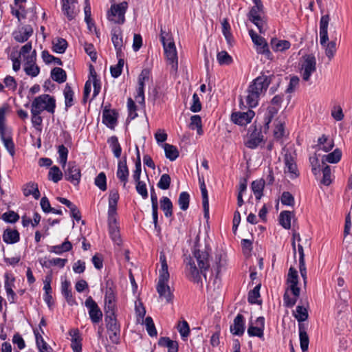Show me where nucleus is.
Returning a JSON list of instances; mask_svg holds the SVG:
<instances>
[{"label":"nucleus","mask_w":352,"mask_h":352,"mask_svg":"<svg viewBox=\"0 0 352 352\" xmlns=\"http://www.w3.org/2000/svg\"><path fill=\"white\" fill-rule=\"evenodd\" d=\"M193 258H190L186 265L188 278L197 283H201V275L206 278V272L209 268L208 254L206 251L195 250Z\"/></svg>","instance_id":"obj_1"},{"label":"nucleus","mask_w":352,"mask_h":352,"mask_svg":"<svg viewBox=\"0 0 352 352\" xmlns=\"http://www.w3.org/2000/svg\"><path fill=\"white\" fill-rule=\"evenodd\" d=\"M270 83V76H261L257 77L249 85L247 89V95L245 97L246 105L248 108H254L258 105L261 94L267 91Z\"/></svg>","instance_id":"obj_2"},{"label":"nucleus","mask_w":352,"mask_h":352,"mask_svg":"<svg viewBox=\"0 0 352 352\" xmlns=\"http://www.w3.org/2000/svg\"><path fill=\"white\" fill-rule=\"evenodd\" d=\"M160 262L161 267L159 270V278L156 289L160 298L165 299L166 302L169 303L173 301V294L167 284L169 280L170 274L166 258L164 252H161L160 254Z\"/></svg>","instance_id":"obj_3"},{"label":"nucleus","mask_w":352,"mask_h":352,"mask_svg":"<svg viewBox=\"0 0 352 352\" xmlns=\"http://www.w3.org/2000/svg\"><path fill=\"white\" fill-rule=\"evenodd\" d=\"M160 41L163 45L167 64L170 67V74H176L178 69V57L174 41L168 33L161 28Z\"/></svg>","instance_id":"obj_4"},{"label":"nucleus","mask_w":352,"mask_h":352,"mask_svg":"<svg viewBox=\"0 0 352 352\" xmlns=\"http://www.w3.org/2000/svg\"><path fill=\"white\" fill-rule=\"evenodd\" d=\"M287 283L288 285V289L291 291L294 296L290 297L287 290L283 296L284 305L287 307H292L296 303L297 299L300 296V288L298 287V272L292 267L289 270Z\"/></svg>","instance_id":"obj_5"},{"label":"nucleus","mask_w":352,"mask_h":352,"mask_svg":"<svg viewBox=\"0 0 352 352\" xmlns=\"http://www.w3.org/2000/svg\"><path fill=\"white\" fill-rule=\"evenodd\" d=\"M329 14L322 16L320 21V43L324 47L325 54L331 60L336 52V42L331 41L329 43L328 25L329 22Z\"/></svg>","instance_id":"obj_6"},{"label":"nucleus","mask_w":352,"mask_h":352,"mask_svg":"<svg viewBox=\"0 0 352 352\" xmlns=\"http://www.w3.org/2000/svg\"><path fill=\"white\" fill-rule=\"evenodd\" d=\"M55 108L56 100L54 98L49 94H42L33 100L31 105V111L41 113L45 110L53 114L55 111Z\"/></svg>","instance_id":"obj_7"},{"label":"nucleus","mask_w":352,"mask_h":352,"mask_svg":"<svg viewBox=\"0 0 352 352\" xmlns=\"http://www.w3.org/2000/svg\"><path fill=\"white\" fill-rule=\"evenodd\" d=\"M248 17L257 27L261 33L266 30L267 25L264 17L263 5H254L252 6L248 14Z\"/></svg>","instance_id":"obj_8"},{"label":"nucleus","mask_w":352,"mask_h":352,"mask_svg":"<svg viewBox=\"0 0 352 352\" xmlns=\"http://www.w3.org/2000/svg\"><path fill=\"white\" fill-rule=\"evenodd\" d=\"M316 71V60L314 55L308 54L303 56L301 64L300 74L303 80L308 82L311 76Z\"/></svg>","instance_id":"obj_9"},{"label":"nucleus","mask_w":352,"mask_h":352,"mask_svg":"<svg viewBox=\"0 0 352 352\" xmlns=\"http://www.w3.org/2000/svg\"><path fill=\"white\" fill-rule=\"evenodd\" d=\"M104 319L109 340L112 343L118 344L120 339V329L116 316H105Z\"/></svg>","instance_id":"obj_10"},{"label":"nucleus","mask_w":352,"mask_h":352,"mask_svg":"<svg viewBox=\"0 0 352 352\" xmlns=\"http://www.w3.org/2000/svg\"><path fill=\"white\" fill-rule=\"evenodd\" d=\"M127 8V3L122 2L119 4H113L107 13L109 21L116 23H122L124 21V14Z\"/></svg>","instance_id":"obj_11"},{"label":"nucleus","mask_w":352,"mask_h":352,"mask_svg":"<svg viewBox=\"0 0 352 352\" xmlns=\"http://www.w3.org/2000/svg\"><path fill=\"white\" fill-rule=\"evenodd\" d=\"M65 179L74 185H78L81 178V173L75 162H69L67 168L64 169Z\"/></svg>","instance_id":"obj_12"},{"label":"nucleus","mask_w":352,"mask_h":352,"mask_svg":"<svg viewBox=\"0 0 352 352\" xmlns=\"http://www.w3.org/2000/svg\"><path fill=\"white\" fill-rule=\"evenodd\" d=\"M85 306L89 309V315L94 323H98L102 318V314L97 303L89 296L85 300Z\"/></svg>","instance_id":"obj_13"},{"label":"nucleus","mask_w":352,"mask_h":352,"mask_svg":"<svg viewBox=\"0 0 352 352\" xmlns=\"http://www.w3.org/2000/svg\"><path fill=\"white\" fill-rule=\"evenodd\" d=\"M254 115V112L249 109L246 112L238 111L232 113L231 120L234 123L243 126L250 123Z\"/></svg>","instance_id":"obj_14"},{"label":"nucleus","mask_w":352,"mask_h":352,"mask_svg":"<svg viewBox=\"0 0 352 352\" xmlns=\"http://www.w3.org/2000/svg\"><path fill=\"white\" fill-rule=\"evenodd\" d=\"M285 172L289 175L291 179L296 178L298 176L295 158L291 153H286L285 155Z\"/></svg>","instance_id":"obj_15"},{"label":"nucleus","mask_w":352,"mask_h":352,"mask_svg":"<svg viewBox=\"0 0 352 352\" xmlns=\"http://www.w3.org/2000/svg\"><path fill=\"white\" fill-rule=\"evenodd\" d=\"M265 318L264 317H258L255 321V326L252 324L249 325L248 329V334L250 337H258L263 338L264 336Z\"/></svg>","instance_id":"obj_16"},{"label":"nucleus","mask_w":352,"mask_h":352,"mask_svg":"<svg viewBox=\"0 0 352 352\" xmlns=\"http://www.w3.org/2000/svg\"><path fill=\"white\" fill-rule=\"evenodd\" d=\"M110 105H106L102 111V123L107 127L113 129L117 124V113L115 110L110 109Z\"/></svg>","instance_id":"obj_17"},{"label":"nucleus","mask_w":352,"mask_h":352,"mask_svg":"<svg viewBox=\"0 0 352 352\" xmlns=\"http://www.w3.org/2000/svg\"><path fill=\"white\" fill-rule=\"evenodd\" d=\"M33 34V29L30 25H23L15 30L12 35L14 40L19 43H24L28 40V38Z\"/></svg>","instance_id":"obj_18"},{"label":"nucleus","mask_w":352,"mask_h":352,"mask_svg":"<svg viewBox=\"0 0 352 352\" xmlns=\"http://www.w3.org/2000/svg\"><path fill=\"white\" fill-rule=\"evenodd\" d=\"M151 204H152V217H153V221L155 230L157 232H160V228L158 226L157 196L155 193V189L153 187H152L151 189Z\"/></svg>","instance_id":"obj_19"},{"label":"nucleus","mask_w":352,"mask_h":352,"mask_svg":"<svg viewBox=\"0 0 352 352\" xmlns=\"http://www.w3.org/2000/svg\"><path fill=\"white\" fill-rule=\"evenodd\" d=\"M230 331L232 334L241 336L245 331V320L243 315L239 314L234 319L233 324L230 326Z\"/></svg>","instance_id":"obj_20"},{"label":"nucleus","mask_w":352,"mask_h":352,"mask_svg":"<svg viewBox=\"0 0 352 352\" xmlns=\"http://www.w3.org/2000/svg\"><path fill=\"white\" fill-rule=\"evenodd\" d=\"M199 182L200 184V190L201 192L202 196V204L204 211V217L206 219L209 218V201H208V191L206 189V186L204 182V177H199Z\"/></svg>","instance_id":"obj_21"},{"label":"nucleus","mask_w":352,"mask_h":352,"mask_svg":"<svg viewBox=\"0 0 352 352\" xmlns=\"http://www.w3.org/2000/svg\"><path fill=\"white\" fill-rule=\"evenodd\" d=\"M263 140V135H262L261 131L255 127L254 131L251 133L249 140L246 142V146L250 148L254 149Z\"/></svg>","instance_id":"obj_22"},{"label":"nucleus","mask_w":352,"mask_h":352,"mask_svg":"<svg viewBox=\"0 0 352 352\" xmlns=\"http://www.w3.org/2000/svg\"><path fill=\"white\" fill-rule=\"evenodd\" d=\"M270 46L274 52H284L290 48L291 43L287 40L272 38L270 41Z\"/></svg>","instance_id":"obj_23"},{"label":"nucleus","mask_w":352,"mask_h":352,"mask_svg":"<svg viewBox=\"0 0 352 352\" xmlns=\"http://www.w3.org/2000/svg\"><path fill=\"white\" fill-rule=\"evenodd\" d=\"M334 146L333 140L329 138L327 135H322L318 140V143L316 145L317 151H322L324 152H329Z\"/></svg>","instance_id":"obj_24"},{"label":"nucleus","mask_w":352,"mask_h":352,"mask_svg":"<svg viewBox=\"0 0 352 352\" xmlns=\"http://www.w3.org/2000/svg\"><path fill=\"white\" fill-rule=\"evenodd\" d=\"M129 171L126 166V160L124 159L120 160L118 163L117 177L120 179V182L123 183V186H126V182L128 180Z\"/></svg>","instance_id":"obj_25"},{"label":"nucleus","mask_w":352,"mask_h":352,"mask_svg":"<svg viewBox=\"0 0 352 352\" xmlns=\"http://www.w3.org/2000/svg\"><path fill=\"white\" fill-rule=\"evenodd\" d=\"M3 240L7 244H14L19 241L20 234L16 230L7 228L3 234Z\"/></svg>","instance_id":"obj_26"},{"label":"nucleus","mask_w":352,"mask_h":352,"mask_svg":"<svg viewBox=\"0 0 352 352\" xmlns=\"http://www.w3.org/2000/svg\"><path fill=\"white\" fill-rule=\"evenodd\" d=\"M1 140L3 143L4 146L9 152V153L14 156L15 153L14 151V144L12 141V138L10 136V133H8V131H4L0 133Z\"/></svg>","instance_id":"obj_27"},{"label":"nucleus","mask_w":352,"mask_h":352,"mask_svg":"<svg viewBox=\"0 0 352 352\" xmlns=\"http://www.w3.org/2000/svg\"><path fill=\"white\" fill-rule=\"evenodd\" d=\"M72 338L71 347L74 352H82L81 338L78 329H72L69 331Z\"/></svg>","instance_id":"obj_28"},{"label":"nucleus","mask_w":352,"mask_h":352,"mask_svg":"<svg viewBox=\"0 0 352 352\" xmlns=\"http://www.w3.org/2000/svg\"><path fill=\"white\" fill-rule=\"evenodd\" d=\"M70 283L65 280L61 283V293L65 298L69 305H73L76 304V300L72 296V289L69 288Z\"/></svg>","instance_id":"obj_29"},{"label":"nucleus","mask_w":352,"mask_h":352,"mask_svg":"<svg viewBox=\"0 0 352 352\" xmlns=\"http://www.w3.org/2000/svg\"><path fill=\"white\" fill-rule=\"evenodd\" d=\"M158 345L168 349V352H177L178 343L168 337H161L158 340Z\"/></svg>","instance_id":"obj_30"},{"label":"nucleus","mask_w":352,"mask_h":352,"mask_svg":"<svg viewBox=\"0 0 352 352\" xmlns=\"http://www.w3.org/2000/svg\"><path fill=\"white\" fill-rule=\"evenodd\" d=\"M294 218L293 212L284 210L279 214V223L285 229H289L291 228V221Z\"/></svg>","instance_id":"obj_31"},{"label":"nucleus","mask_w":352,"mask_h":352,"mask_svg":"<svg viewBox=\"0 0 352 352\" xmlns=\"http://www.w3.org/2000/svg\"><path fill=\"white\" fill-rule=\"evenodd\" d=\"M72 248V244L70 241L66 239L62 244L50 246L49 252L56 254H61L64 252L70 251Z\"/></svg>","instance_id":"obj_32"},{"label":"nucleus","mask_w":352,"mask_h":352,"mask_svg":"<svg viewBox=\"0 0 352 352\" xmlns=\"http://www.w3.org/2000/svg\"><path fill=\"white\" fill-rule=\"evenodd\" d=\"M341 157V151L339 148H336L333 152L322 156V163L323 164H325L326 162L336 164L340 160Z\"/></svg>","instance_id":"obj_33"},{"label":"nucleus","mask_w":352,"mask_h":352,"mask_svg":"<svg viewBox=\"0 0 352 352\" xmlns=\"http://www.w3.org/2000/svg\"><path fill=\"white\" fill-rule=\"evenodd\" d=\"M226 254L222 252L217 254L215 257V270L217 272V276H218L221 272L226 268Z\"/></svg>","instance_id":"obj_34"},{"label":"nucleus","mask_w":352,"mask_h":352,"mask_svg":"<svg viewBox=\"0 0 352 352\" xmlns=\"http://www.w3.org/2000/svg\"><path fill=\"white\" fill-rule=\"evenodd\" d=\"M144 86L145 83L138 81L136 87V96H135V102L139 104L141 109H144L145 97H144Z\"/></svg>","instance_id":"obj_35"},{"label":"nucleus","mask_w":352,"mask_h":352,"mask_svg":"<svg viewBox=\"0 0 352 352\" xmlns=\"http://www.w3.org/2000/svg\"><path fill=\"white\" fill-rule=\"evenodd\" d=\"M135 311L136 315V323L143 324L144 318L146 314L145 307L141 301L137 300L135 302Z\"/></svg>","instance_id":"obj_36"},{"label":"nucleus","mask_w":352,"mask_h":352,"mask_svg":"<svg viewBox=\"0 0 352 352\" xmlns=\"http://www.w3.org/2000/svg\"><path fill=\"white\" fill-rule=\"evenodd\" d=\"M51 77L54 81L63 83L67 80V74L62 68L54 67L51 71Z\"/></svg>","instance_id":"obj_37"},{"label":"nucleus","mask_w":352,"mask_h":352,"mask_svg":"<svg viewBox=\"0 0 352 352\" xmlns=\"http://www.w3.org/2000/svg\"><path fill=\"white\" fill-rule=\"evenodd\" d=\"M165 155L170 161H175L179 156V151L176 146L165 143L163 145Z\"/></svg>","instance_id":"obj_38"},{"label":"nucleus","mask_w":352,"mask_h":352,"mask_svg":"<svg viewBox=\"0 0 352 352\" xmlns=\"http://www.w3.org/2000/svg\"><path fill=\"white\" fill-rule=\"evenodd\" d=\"M160 207L165 217H170L173 215V204L168 197H163L160 199Z\"/></svg>","instance_id":"obj_39"},{"label":"nucleus","mask_w":352,"mask_h":352,"mask_svg":"<svg viewBox=\"0 0 352 352\" xmlns=\"http://www.w3.org/2000/svg\"><path fill=\"white\" fill-rule=\"evenodd\" d=\"M264 186L265 182L263 179L252 182L251 188L257 200H260L262 197Z\"/></svg>","instance_id":"obj_40"},{"label":"nucleus","mask_w":352,"mask_h":352,"mask_svg":"<svg viewBox=\"0 0 352 352\" xmlns=\"http://www.w3.org/2000/svg\"><path fill=\"white\" fill-rule=\"evenodd\" d=\"M111 41L116 50L118 56H120L121 47L122 46V38L118 34V30H113L111 32Z\"/></svg>","instance_id":"obj_41"},{"label":"nucleus","mask_w":352,"mask_h":352,"mask_svg":"<svg viewBox=\"0 0 352 352\" xmlns=\"http://www.w3.org/2000/svg\"><path fill=\"white\" fill-rule=\"evenodd\" d=\"M62 10L64 14L69 21L74 19L78 13V10L76 8V5H69L63 3Z\"/></svg>","instance_id":"obj_42"},{"label":"nucleus","mask_w":352,"mask_h":352,"mask_svg":"<svg viewBox=\"0 0 352 352\" xmlns=\"http://www.w3.org/2000/svg\"><path fill=\"white\" fill-rule=\"evenodd\" d=\"M294 318L298 322H304L308 318L307 309L303 305H298L294 312Z\"/></svg>","instance_id":"obj_43"},{"label":"nucleus","mask_w":352,"mask_h":352,"mask_svg":"<svg viewBox=\"0 0 352 352\" xmlns=\"http://www.w3.org/2000/svg\"><path fill=\"white\" fill-rule=\"evenodd\" d=\"M250 36L252 40V42L257 46H263L265 49V52H268V45L265 39L259 35H258L254 30H251L249 31Z\"/></svg>","instance_id":"obj_44"},{"label":"nucleus","mask_w":352,"mask_h":352,"mask_svg":"<svg viewBox=\"0 0 352 352\" xmlns=\"http://www.w3.org/2000/svg\"><path fill=\"white\" fill-rule=\"evenodd\" d=\"M52 43L53 51L58 54L64 53L67 47V41L62 38H58L56 41H54Z\"/></svg>","instance_id":"obj_45"},{"label":"nucleus","mask_w":352,"mask_h":352,"mask_svg":"<svg viewBox=\"0 0 352 352\" xmlns=\"http://www.w3.org/2000/svg\"><path fill=\"white\" fill-rule=\"evenodd\" d=\"M63 173L60 168L56 166H53L50 168L48 173V179L54 183L58 182L63 178Z\"/></svg>","instance_id":"obj_46"},{"label":"nucleus","mask_w":352,"mask_h":352,"mask_svg":"<svg viewBox=\"0 0 352 352\" xmlns=\"http://www.w3.org/2000/svg\"><path fill=\"white\" fill-rule=\"evenodd\" d=\"M143 324L145 325L146 331L151 337H156L157 336V331L156 330L155 324H154L153 320L151 317L147 316L144 320Z\"/></svg>","instance_id":"obj_47"},{"label":"nucleus","mask_w":352,"mask_h":352,"mask_svg":"<svg viewBox=\"0 0 352 352\" xmlns=\"http://www.w3.org/2000/svg\"><path fill=\"white\" fill-rule=\"evenodd\" d=\"M107 142L109 144L114 153V155L118 158L120 157L122 150L117 137L111 136L110 138H109Z\"/></svg>","instance_id":"obj_48"},{"label":"nucleus","mask_w":352,"mask_h":352,"mask_svg":"<svg viewBox=\"0 0 352 352\" xmlns=\"http://www.w3.org/2000/svg\"><path fill=\"white\" fill-rule=\"evenodd\" d=\"M58 153L59 155V163L62 166L63 168H65L67 164V156H68V149L63 144L58 146Z\"/></svg>","instance_id":"obj_49"},{"label":"nucleus","mask_w":352,"mask_h":352,"mask_svg":"<svg viewBox=\"0 0 352 352\" xmlns=\"http://www.w3.org/2000/svg\"><path fill=\"white\" fill-rule=\"evenodd\" d=\"M190 195L187 192H182L178 199V204L182 210H186L189 206Z\"/></svg>","instance_id":"obj_50"},{"label":"nucleus","mask_w":352,"mask_h":352,"mask_svg":"<svg viewBox=\"0 0 352 352\" xmlns=\"http://www.w3.org/2000/svg\"><path fill=\"white\" fill-rule=\"evenodd\" d=\"M124 65V60L122 58H119L116 65H112L110 67L111 75L113 78H118L122 73V68Z\"/></svg>","instance_id":"obj_51"},{"label":"nucleus","mask_w":352,"mask_h":352,"mask_svg":"<svg viewBox=\"0 0 352 352\" xmlns=\"http://www.w3.org/2000/svg\"><path fill=\"white\" fill-rule=\"evenodd\" d=\"M64 96L65 100V106L66 107H70L74 105L73 97H74V91L72 89V87L67 84L65 89H64Z\"/></svg>","instance_id":"obj_52"},{"label":"nucleus","mask_w":352,"mask_h":352,"mask_svg":"<svg viewBox=\"0 0 352 352\" xmlns=\"http://www.w3.org/2000/svg\"><path fill=\"white\" fill-rule=\"evenodd\" d=\"M217 59L219 65H230L232 62V57L226 51H221L217 53Z\"/></svg>","instance_id":"obj_53"},{"label":"nucleus","mask_w":352,"mask_h":352,"mask_svg":"<svg viewBox=\"0 0 352 352\" xmlns=\"http://www.w3.org/2000/svg\"><path fill=\"white\" fill-rule=\"evenodd\" d=\"M177 329L182 338L185 340L189 336L190 327L188 322L186 320H183L179 322L177 327Z\"/></svg>","instance_id":"obj_54"},{"label":"nucleus","mask_w":352,"mask_h":352,"mask_svg":"<svg viewBox=\"0 0 352 352\" xmlns=\"http://www.w3.org/2000/svg\"><path fill=\"white\" fill-rule=\"evenodd\" d=\"M190 127L192 130L197 129L199 134H201V120L199 116L195 115L190 118Z\"/></svg>","instance_id":"obj_55"},{"label":"nucleus","mask_w":352,"mask_h":352,"mask_svg":"<svg viewBox=\"0 0 352 352\" xmlns=\"http://www.w3.org/2000/svg\"><path fill=\"white\" fill-rule=\"evenodd\" d=\"M221 26L222 33L228 43H230L231 42L232 36L230 32V25L227 19H223V21H221Z\"/></svg>","instance_id":"obj_56"},{"label":"nucleus","mask_w":352,"mask_h":352,"mask_svg":"<svg viewBox=\"0 0 352 352\" xmlns=\"http://www.w3.org/2000/svg\"><path fill=\"white\" fill-rule=\"evenodd\" d=\"M95 185L98 186L101 190L104 191L107 190V178L104 173H100L95 179Z\"/></svg>","instance_id":"obj_57"},{"label":"nucleus","mask_w":352,"mask_h":352,"mask_svg":"<svg viewBox=\"0 0 352 352\" xmlns=\"http://www.w3.org/2000/svg\"><path fill=\"white\" fill-rule=\"evenodd\" d=\"M322 179L321 183L325 186H329L332 182L331 168L328 165H325L322 168Z\"/></svg>","instance_id":"obj_58"},{"label":"nucleus","mask_w":352,"mask_h":352,"mask_svg":"<svg viewBox=\"0 0 352 352\" xmlns=\"http://www.w3.org/2000/svg\"><path fill=\"white\" fill-rule=\"evenodd\" d=\"M170 181L171 179L169 175L163 174L161 176L157 186L159 188L162 190H167L170 187Z\"/></svg>","instance_id":"obj_59"},{"label":"nucleus","mask_w":352,"mask_h":352,"mask_svg":"<svg viewBox=\"0 0 352 352\" xmlns=\"http://www.w3.org/2000/svg\"><path fill=\"white\" fill-rule=\"evenodd\" d=\"M19 218V215L12 210L5 212L2 215V219L4 221L12 223H16Z\"/></svg>","instance_id":"obj_60"},{"label":"nucleus","mask_w":352,"mask_h":352,"mask_svg":"<svg viewBox=\"0 0 352 352\" xmlns=\"http://www.w3.org/2000/svg\"><path fill=\"white\" fill-rule=\"evenodd\" d=\"M32 114V123L33 126L38 131H41V124L43 122V119L40 116V113H37L36 111H31Z\"/></svg>","instance_id":"obj_61"},{"label":"nucleus","mask_w":352,"mask_h":352,"mask_svg":"<svg viewBox=\"0 0 352 352\" xmlns=\"http://www.w3.org/2000/svg\"><path fill=\"white\" fill-rule=\"evenodd\" d=\"M24 71L28 76L36 77L40 72V68L36 64L24 66Z\"/></svg>","instance_id":"obj_62"},{"label":"nucleus","mask_w":352,"mask_h":352,"mask_svg":"<svg viewBox=\"0 0 352 352\" xmlns=\"http://www.w3.org/2000/svg\"><path fill=\"white\" fill-rule=\"evenodd\" d=\"M281 203L285 206H292L294 204V198L289 192H283L280 197Z\"/></svg>","instance_id":"obj_63"},{"label":"nucleus","mask_w":352,"mask_h":352,"mask_svg":"<svg viewBox=\"0 0 352 352\" xmlns=\"http://www.w3.org/2000/svg\"><path fill=\"white\" fill-rule=\"evenodd\" d=\"M151 79V72L149 68H144L142 70L140 74L138 76V81H141L146 84Z\"/></svg>","instance_id":"obj_64"}]
</instances>
